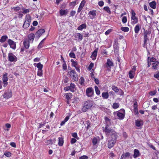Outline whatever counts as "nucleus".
<instances>
[{"label":"nucleus","instance_id":"63","mask_svg":"<svg viewBox=\"0 0 159 159\" xmlns=\"http://www.w3.org/2000/svg\"><path fill=\"white\" fill-rule=\"evenodd\" d=\"M88 158V157L85 155H83L79 158V159H87Z\"/></svg>","mask_w":159,"mask_h":159},{"label":"nucleus","instance_id":"61","mask_svg":"<svg viewBox=\"0 0 159 159\" xmlns=\"http://www.w3.org/2000/svg\"><path fill=\"white\" fill-rule=\"evenodd\" d=\"M110 159H112L113 157H115V155L112 152H111L109 154Z\"/></svg>","mask_w":159,"mask_h":159},{"label":"nucleus","instance_id":"39","mask_svg":"<svg viewBox=\"0 0 159 159\" xmlns=\"http://www.w3.org/2000/svg\"><path fill=\"white\" fill-rule=\"evenodd\" d=\"M119 103L115 102L113 104L112 107L114 109H116L119 107Z\"/></svg>","mask_w":159,"mask_h":159},{"label":"nucleus","instance_id":"58","mask_svg":"<svg viewBox=\"0 0 159 159\" xmlns=\"http://www.w3.org/2000/svg\"><path fill=\"white\" fill-rule=\"evenodd\" d=\"M4 155L7 157H9L11 156V153L9 152H7L5 153Z\"/></svg>","mask_w":159,"mask_h":159},{"label":"nucleus","instance_id":"55","mask_svg":"<svg viewBox=\"0 0 159 159\" xmlns=\"http://www.w3.org/2000/svg\"><path fill=\"white\" fill-rule=\"evenodd\" d=\"M62 67L64 70H65L67 69L66 64L65 62H64L62 65Z\"/></svg>","mask_w":159,"mask_h":159},{"label":"nucleus","instance_id":"20","mask_svg":"<svg viewBox=\"0 0 159 159\" xmlns=\"http://www.w3.org/2000/svg\"><path fill=\"white\" fill-rule=\"evenodd\" d=\"M85 2L84 0H83L81 3H80V6L79 7L78 9V11H77V12L78 13H79L80 12V11H81L82 10L83 7H84L85 4Z\"/></svg>","mask_w":159,"mask_h":159},{"label":"nucleus","instance_id":"42","mask_svg":"<svg viewBox=\"0 0 159 159\" xmlns=\"http://www.w3.org/2000/svg\"><path fill=\"white\" fill-rule=\"evenodd\" d=\"M14 11H17L20 10V8L19 7H14L11 8Z\"/></svg>","mask_w":159,"mask_h":159},{"label":"nucleus","instance_id":"24","mask_svg":"<svg viewBox=\"0 0 159 159\" xmlns=\"http://www.w3.org/2000/svg\"><path fill=\"white\" fill-rule=\"evenodd\" d=\"M90 14L92 16H90V19H93L96 16V12L95 10H92L90 11L88 13V14Z\"/></svg>","mask_w":159,"mask_h":159},{"label":"nucleus","instance_id":"19","mask_svg":"<svg viewBox=\"0 0 159 159\" xmlns=\"http://www.w3.org/2000/svg\"><path fill=\"white\" fill-rule=\"evenodd\" d=\"M69 11L68 9L64 10L61 9L59 11V13L61 16L66 15L68 13Z\"/></svg>","mask_w":159,"mask_h":159},{"label":"nucleus","instance_id":"7","mask_svg":"<svg viewBox=\"0 0 159 159\" xmlns=\"http://www.w3.org/2000/svg\"><path fill=\"white\" fill-rule=\"evenodd\" d=\"M69 74L75 81H76L78 80V75L75 70H72L69 72Z\"/></svg>","mask_w":159,"mask_h":159},{"label":"nucleus","instance_id":"48","mask_svg":"<svg viewBox=\"0 0 159 159\" xmlns=\"http://www.w3.org/2000/svg\"><path fill=\"white\" fill-rule=\"evenodd\" d=\"M36 67L38 68V69L42 70L43 65L40 63H39L37 64Z\"/></svg>","mask_w":159,"mask_h":159},{"label":"nucleus","instance_id":"33","mask_svg":"<svg viewBox=\"0 0 159 159\" xmlns=\"http://www.w3.org/2000/svg\"><path fill=\"white\" fill-rule=\"evenodd\" d=\"M75 85L74 84L71 83L70 84V91L71 92H73L75 91Z\"/></svg>","mask_w":159,"mask_h":159},{"label":"nucleus","instance_id":"50","mask_svg":"<svg viewBox=\"0 0 159 159\" xmlns=\"http://www.w3.org/2000/svg\"><path fill=\"white\" fill-rule=\"evenodd\" d=\"M93 72H94V69H93L91 70V72L90 73V76L92 78V79L93 80V79H94L95 78L94 77V75L93 74Z\"/></svg>","mask_w":159,"mask_h":159},{"label":"nucleus","instance_id":"17","mask_svg":"<svg viewBox=\"0 0 159 159\" xmlns=\"http://www.w3.org/2000/svg\"><path fill=\"white\" fill-rule=\"evenodd\" d=\"M45 32V30L43 29H41L39 30H38L35 34L36 36H37L39 38Z\"/></svg>","mask_w":159,"mask_h":159},{"label":"nucleus","instance_id":"16","mask_svg":"<svg viewBox=\"0 0 159 159\" xmlns=\"http://www.w3.org/2000/svg\"><path fill=\"white\" fill-rule=\"evenodd\" d=\"M105 124H106L105 127H110V126L111 125V120L107 117H105Z\"/></svg>","mask_w":159,"mask_h":159},{"label":"nucleus","instance_id":"6","mask_svg":"<svg viewBox=\"0 0 159 159\" xmlns=\"http://www.w3.org/2000/svg\"><path fill=\"white\" fill-rule=\"evenodd\" d=\"M113 66V63L112 61L109 59H107V62L105 65V67L107 68V70H110L111 67Z\"/></svg>","mask_w":159,"mask_h":159},{"label":"nucleus","instance_id":"28","mask_svg":"<svg viewBox=\"0 0 159 159\" xmlns=\"http://www.w3.org/2000/svg\"><path fill=\"white\" fill-rule=\"evenodd\" d=\"M99 137H94L92 140V143L93 145H96L98 143V141L99 140Z\"/></svg>","mask_w":159,"mask_h":159},{"label":"nucleus","instance_id":"11","mask_svg":"<svg viewBox=\"0 0 159 159\" xmlns=\"http://www.w3.org/2000/svg\"><path fill=\"white\" fill-rule=\"evenodd\" d=\"M7 42L11 48L13 49H15L16 48V43L14 41L11 39H9L8 40Z\"/></svg>","mask_w":159,"mask_h":159},{"label":"nucleus","instance_id":"45","mask_svg":"<svg viewBox=\"0 0 159 159\" xmlns=\"http://www.w3.org/2000/svg\"><path fill=\"white\" fill-rule=\"evenodd\" d=\"M121 30L125 32H127L129 30V28L128 27H121Z\"/></svg>","mask_w":159,"mask_h":159},{"label":"nucleus","instance_id":"60","mask_svg":"<svg viewBox=\"0 0 159 159\" xmlns=\"http://www.w3.org/2000/svg\"><path fill=\"white\" fill-rule=\"evenodd\" d=\"M104 4V2L103 1H101L98 2V5L100 7H102Z\"/></svg>","mask_w":159,"mask_h":159},{"label":"nucleus","instance_id":"15","mask_svg":"<svg viewBox=\"0 0 159 159\" xmlns=\"http://www.w3.org/2000/svg\"><path fill=\"white\" fill-rule=\"evenodd\" d=\"M30 42L28 41L27 39H25L23 42V45L26 49H28L30 47Z\"/></svg>","mask_w":159,"mask_h":159},{"label":"nucleus","instance_id":"51","mask_svg":"<svg viewBox=\"0 0 159 159\" xmlns=\"http://www.w3.org/2000/svg\"><path fill=\"white\" fill-rule=\"evenodd\" d=\"M149 60L152 63H154L156 62L157 61L156 59L153 57H152L151 58H149Z\"/></svg>","mask_w":159,"mask_h":159},{"label":"nucleus","instance_id":"26","mask_svg":"<svg viewBox=\"0 0 159 159\" xmlns=\"http://www.w3.org/2000/svg\"><path fill=\"white\" fill-rule=\"evenodd\" d=\"M139 151L137 149L134 150V152L133 155L134 158H136L137 157H138L139 155Z\"/></svg>","mask_w":159,"mask_h":159},{"label":"nucleus","instance_id":"21","mask_svg":"<svg viewBox=\"0 0 159 159\" xmlns=\"http://www.w3.org/2000/svg\"><path fill=\"white\" fill-rule=\"evenodd\" d=\"M56 141V139L55 138L54 139H50L49 140H46L45 141L47 145H48L49 144H52L55 143Z\"/></svg>","mask_w":159,"mask_h":159},{"label":"nucleus","instance_id":"54","mask_svg":"<svg viewBox=\"0 0 159 159\" xmlns=\"http://www.w3.org/2000/svg\"><path fill=\"white\" fill-rule=\"evenodd\" d=\"M69 56L70 57L73 58H75V54L73 52H71L69 54Z\"/></svg>","mask_w":159,"mask_h":159},{"label":"nucleus","instance_id":"37","mask_svg":"<svg viewBox=\"0 0 159 159\" xmlns=\"http://www.w3.org/2000/svg\"><path fill=\"white\" fill-rule=\"evenodd\" d=\"M140 27L139 25L138 24L136 25L134 28V31L136 34H138L140 30Z\"/></svg>","mask_w":159,"mask_h":159},{"label":"nucleus","instance_id":"10","mask_svg":"<svg viewBox=\"0 0 159 159\" xmlns=\"http://www.w3.org/2000/svg\"><path fill=\"white\" fill-rule=\"evenodd\" d=\"M12 95L11 91L9 90L5 91L3 95L4 98L7 99H8L11 97Z\"/></svg>","mask_w":159,"mask_h":159},{"label":"nucleus","instance_id":"27","mask_svg":"<svg viewBox=\"0 0 159 159\" xmlns=\"http://www.w3.org/2000/svg\"><path fill=\"white\" fill-rule=\"evenodd\" d=\"M156 3L155 1H153L149 3V5L150 7L153 9L156 8Z\"/></svg>","mask_w":159,"mask_h":159},{"label":"nucleus","instance_id":"41","mask_svg":"<svg viewBox=\"0 0 159 159\" xmlns=\"http://www.w3.org/2000/svg\"><path fill=\"white\" fill-rule=\"evenodd\" d=\"M103 10L109 14H111V11L108 7L107 6L104 7H103Z\"/></svg>","mask_w":159,"mask_h":159},{"label":"nucleus","instance_id":"14","mask_svg":"<svg viewBox=\"0 0 159 159\" xmlns=\"http://www.w3.org/2000/svg\"><path fill=\"white\" fill-rule=\"evenodd\" d=\"M148 32L147 30L145 31L144 33V45L145 46L147 44V42L148 40Z\"/></svg>","mask_w":159,"mask_h":159},{"label":"nucleus","instance_id":"38","mask_svg":"<svg viewBox=\"0 0 159 159\" xmlns=\"http://www.w3.org/2000/svg\"><path fill=\"white\" fill-rule=\"evenodd\" d=\"M45 39V38L44 39L40 42L38 46V48L39 49L43 47V44L44 42Z\"/></svg>","mask_w":159,"mask_h":159},{"label":"nucleus","instance_id":"29","mask_svg":"<svg viewBox=\"0 0 159 159\" xmlns=\"http://www.w3.org/2000/svg\"><path fill=\"white\" fill-rule=\"evenodd\" d=\"M75 36L76 38H77L80 40H82L83 39V35L80 33L75 34Z\"/></svg>","mask_w":159,"mask_h":159},{"label":"nucleus","instance_id":"57","mask_svg":"<svg viewBox=\"0 0 159 159\" xmlns=\"http://www.w3.org/2000/svg\"><path fill=\"white\" fill-rule=\"evenodd\" d=\"M72 136L74 138H76L77 139H78V137L77 136V134L76 133H72Z\"/></svg>","mask_w":159,"mask_h":159},{"label":"nucleus","instance_id":"23","mask_svg":"<svg viewBox=\"0 0 159 159\" xmlns=\"http://www.w3.org/2000/svg\"><path fill=\"white\" fill-rule=\"evenodd\" d=\"M98 50V48L96 49L93 52L91 56V57L93 60H95L96 59V57L97 56Z\"/></svg>","mask_w":159,"mask_h":159},{"label":"nucleus","instance_id":"56","mask_svg":"<svg viewBox=\"0 0 159 159\" xmlns=\"http://www.w3.org/2000/svg\"><path fill=\"white\" fill-rule=\"evenodd\" d=\"M23 10V13L24 14H26L29 12L30 10L29 9H25L24 8L22 9Z\"/></svg>","mask_w":159,"mask_h":159},{"label":"nucleus","instance_id":"32","mask_svg":"<svg viewBox=\"0 0 159 159\" xmlns=\"http://www.w3.org/2000/svg\"><path fill=\"white\" fill-rule=\"evenodd\" d=\"M86 27V25L85 24H84L80 25L78 27V30H81L85 28Z\"/></svg>","mask_w":159,"mask_h":159},{"label":"nucleus","instance_id":"47","mask_svg":"<svg viewBox=\"0 0 159 159\" xmlns=\"http://www.w3.org/2000/svg\"><path fill=\"white\" fill-rule=\"evenodd\" d=\"M130 155V153L129 152H127L125 154H123L121 156H123V158L125 159V158L129 157Z\"/></svg>","mask_w":159,"mask_h":159},{"label":"nucleus","instance_id":"3","mask_svg":"<svg viewBox=\"0 0 159 159\" xmlns=\"http://www.w3.org/2000/svg\"><path fill=\"white\" fill-rule=\"evenodd\" d=\"M117 136H114L111 137V139L108 141V147L111 148L114 146L117 139Z\"/></svg>","mask_w":159,"mask_h":159},{"label":"nucleus","instance_id":"9","mask_svg":"<svg viewBox=\"0 0 159 159\" xmlns=\"http://www.w3.org/2000/svg\"><path fill=\"white\" fill-rule=\"evenodd\" d=\"M7 75V73H6L3 75L2 79L3 83L4 84L3 86L5 87H6L8 84V83L7 82V81L8 80Z\"/></svg>","mask_w":159,"mask_h":159},{"label":"nucleus","instance_id":"35","mask_svg":"<svg viewBox=\"0 0 159 159\" xmlns=\"http://www.w3.org/2000/svg\"><path fill=\"white\" fill-rule=\"evenodd\" d=\"M25 21L30 23L31 22V17L29 15H26L25 18Z\"/></svg>","mask_w":159,"mask_h":159},{"label":"nucleus","instance_id":"59","mask_svg":"<svg viewBox=\"0 0 159 159\" xmlns=\"http://www.w3.org/2000/svg\"><path fill=\"white\" fill-rule=\"evenodd\" d=\"M77 140L75 138H72L71 140V143L72 144H74L76 142Z\"/></svg>","mask_w":159,"mask_h":159},{"label":"nucleus","instance_id":"8","mask_svg":"<svg viewBox=\"0 0 159 159\" xmlns=\"http://www.w3.org/2000/svg\"><path fill=\"white\" fill-rule=\"evenodd\" d=\"M136 70V66H134L131 70H130L129 72V77L130 79H133L134 78L135 75Z\"/></svg>","mask_w":159,"mask_h":159},{"label":"nucleus","instance_id":"53","mask_svg":"<svg viewBox=\"0 0 159 159\" xmlns=\"http://www.w3.org/2000/svg\"><path fill=\"white\" fill-rule=\"evenodd\" d=\"M94 66V64L93 63H90L89 66L88 67V69L89 70H92V68Z\"/></svg>","mask_w":159,"mask_h":159},{"label":"nucleus","instance_id":"18","mask_svg":"<svg viewBox=\"0 0 159 159\" xmlns=\"http://www.w3.org/2000/svg\"><path fill=\"white\" fill-rule=\"evenodd\" d=\"M152 67L153 69L157 70L159 69V62L157 61L152 63Z\"/></svg>","mask_w":159,"mask_h":159},{"label":"nucleus","instance_id":"1","mask_svg":"<svg viewBox=\"0 0 159 159\" xmlns=\"http://www.w3.org/2000/svg\"><path fill=\"white\" fill-rule=\"evenodd\" d=\"M93 101L88 100L84 103L82 110L83 112H86L88 109H90L93 106Z\"/></svg>","mask_w":159,"mask_h":159},{"label":"nucleus","instance_id":"22","mask_svg":"<svg viewBox=\"0 0 159 159\" xmlns=\"http://www.w3.org/2000/svg\"><path fill=\"white\" fill-rule=\"evenodd\" d=\"M135 124L137 126L140 127L143 125V122L141 120H135Z\"/></svg>","mask_w":159,"mask_h":159},{"label":"nucleus","instance_id":"49","mask_svg":"<svg viewBox=\"0 0 159 159\" xmlns=\"http://www.w3.org/2000/svg\"><path fill=\"white\" fill-rule=\"evenodd\" d=\"M42 70L40 69H38L37 75L40 76H42L43 75Z\"/></svg>","mask_w":159,"mask_h":159},{"label":"nucleus","instance_id":"52","mask_svg":"<svg viewBox=\"0 0 159 159\" xmlns=\"http://www.w3.org/2000/svg\"><path fill=\"white\" fill-rule=\"evenodd\" d=\"M122 21L123 23H125L127 21V17L125 16L123 17L122 19Z\"/></svg>","mask_w":159,"mask_h":159},{"label":"nucleus","instance_id":"64","mask_svg":"<svg viewBox=\"0 0 159 159\" xmlns=\"http://www.w3.org/2000/svg\"><path fill=\"white\" fill-rule=\"evenodd\" d=\"M154 77L157 78L158 80H159V73H158L156 74H154Z\"/></svg>","mask_w":159,"mask_h":159},{"label":"nucleus","instance_id":"25","mask_svg":"<svg viewBox=\"0 0 159 159\" xmlns=\"http://www.w3.org/2000/svg\"><path fill=\"white\" fill-rule=\"evenodd\" d=\"M58 145L60 146H62L63 144L64 140L63 138L62 137H59Z\"/></svg>","mask_w":159,"mask_h":159},{"label":"nucleus","instance_id":"34","mask_svg":"<svg viewBox=\"0 0 159 159\" xmlns=\"http://www.w3.org/2000/svg\"><path fill=\"white\" fill-rule=\"evenodd\" d=\"M7 38L8 37L7 36H2L1 39H0V42L1 43L4 42L6 40Z\"/></svg>","mask_w":159,"mask_h":159},{"label":"nucleus","instance_id":"31","mask_svg":"<svg viewBox=\"0 0 159 159\" xmlns=\"http://www.w3.org/2000/svg\"><path fill=\"white\" fill-rule=\"evenodd\" d=\"M102 96L104 99H107L109 97L108 93L107 92H103L102 93Z\"/></svg>","mask_w":159,"mask_h":159},{"label":"nucleus","instance_id":"13","mask_svg":"<svg viewBox=\"0 0 159 159\" xmlns=\"http://www.w3.org/2000/svg\"><path fill=\"white\" fill-rule=\"evenodd\" d=\"M27 37L28 41L30 42V43H32L35 37L34 34L33 33L30 34L28 35Z\"/></svg>","mask_w":159,"mask_h":159},{"label":"nucleus","instance_id":"46","mask_svg":"<svg viewBox=\"0 0 159 159\" xmlns=\"http://www.w3.org/2000/svg\"><path fill=\"white\" fill-rule=\"evenodd\" d=\"M95 89L96 93L97 95H99L100 94V91L97 86H95Z\"/></svg>","mask_w":159,"mask_h":159},{"label":"nucleus","instance_id":"43","mask_svg":"<svg viewBox=\"0 0 159 159\" xmlns=\"http://www.w3.org/2000/svg\"><path fill=\"white\" fill-rule=\"evenodd\" d=\"M71 62H72V66H73L75 67L78 65V63L76 61H75L73 59H71L70 60Z\"/></svg>","mask_w":159,"mask_h":159},{"label":"nucleus","instance_id":"4","mask_svg":"<svg viewBox=\"0 0 159 159\" xmlns=\"http://www.w3.org/2000/svg\"><path fill=\"white\" fill-rule=\"evenodd\" d=\"M86 94L88 97H92L94 94V90L92 87L87 88L86 90Z\"/></svg>","mask_w":159,"mask_h":159},{"label":"nucleus","instance_id":"36","mask_svg":"<svg viewBox=\"0 0 159 159\" xmlns=\"http://www.w3.org/2000/svg\"><path fill=\"white\" fill-rule=\"evenodd\" d=\"M65 95L67 100H69L70 98H72V94L70 93H66Z\"/></svg>","mask_w":159,"mask_h":159},{"label":"nucleus","instance_id":"62","mask_svg":"<svg viewBox=\"0 0 159 159\" xmlns=\"http://www.w3.org/2000/svg\"><path fill=\"white\" fill-rule=\"evenodd\" d=\"M118 94L120 95H123L124 93L123 91L120 89H119Z\"/></svg>","mask_w":159,"mask_h":159},{"label":"nucleus","instance_id":"44","mask_svg":"<svg viewBox=\"0 0 159 159\" xmlns=\"http://www.w3.org/2000/svg\"><path fill=\"white\" fill-rule=\"evenodd\" d=\"M30 25V23L25 21L23 25V27L25 29L28 28Z\"/></svg>","mask_w":159,"mask_h":159},{"label":"nucleus","instance_id":"40","mask_svg":"<svg viewBox=\"0 0 159 159\" xmlns=\"http://www.w3.org/2000/svg\"><path fill=\"white\" fill-rule=\"evenodd\" d=\"M118 87L115 85H112V89L116 93H117L119 91V89Z\"/></svg>","mask_w":159,"mask_h":159},{"label":"nucleus","instance_id":"2","mask_svg":"<svg viewBox=\"0 0 159 159\" xmlns=\"http://www.w3.org/2000/svg\"><path fill=\"white\" fill-rule=\"evenodd\" d=\"M103 131L106 135L108 136H110L111 137L114 136H117V134L114 130L111 129L110 127H105L103 129Z\"/></svg>","mask_w":159,"mask_h":159},{"label":"nucleus","instance_id":"5","mask_svg":"<svg viewBox=\"0 0 159 159\" xmlns=\"http://www.w3.org/2000/svg\"><path fill=\"white\" fill-rule=\"evenodd\" d=\"M8 60L10 62H15L17 60V57L12 53L8 54Z\"/></svg>","mask_w":159,"mask_h":159},{"label":"nucleus","instance_id":"30","mask_svg":"<svg viewBox=\"0 0 159 159\" xmlns=\"http://www.w3.org/2000/svg\"><path fill=\"white\" fill-rule=\"evenodd\" d=\"M131 19L133 20L132 22V24H135L138 23V18L136 16L131 17Z\"/></svg>","mask_w":159,"mask_h":159},{"label":"nucleus","instance_id":"12","mask_svg":"<svg viewBox=\"0 0 159 159\" xmlns=\"http://www.w3.org/2000/svg\"><path fill=\"white\" fill-rule=\"evenodd\" d=\"M114 115H117L119 119H122L124 117L125 114L123 113H121L120 111H117L114 112Z\"/></svg>","mask_w":159,"mask_h":159}]
</instances>
